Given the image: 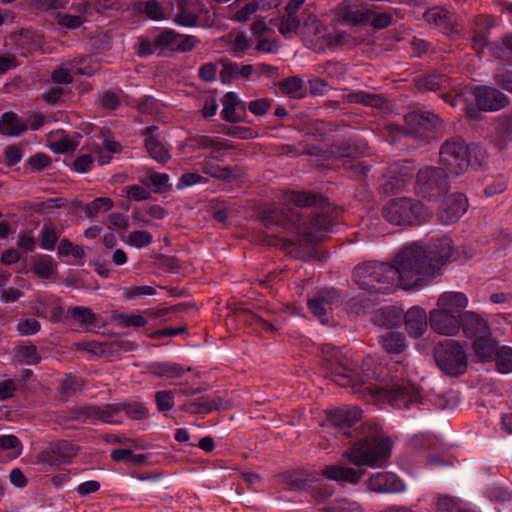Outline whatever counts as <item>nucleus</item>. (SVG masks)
I'll return each instance as SVG.
<instances>
[{
	"label": "nucleus",
	"mask_w": 512,
	"mask_h": 512,
	"mask_svg": "<svg viewBox=\"0 0 512 512\" xmlns=\"http://www.w3.org/2000/svg\"><path fill=\"white\" fill-rule=\"evenodd\" d=\"M452 240L448 237L432 240L428 245L414 244L403 249L394 265L369 262L354 270V280L369 295L386 294L396 282L402 288L418 286L427 276H433L452 256Z\"/></svg>",
	"instance_id": "f257e3e1"
},
{
	"label": "nucleus",
	"mask_w": 512,
	"mask_h": 512,
	"mask_svg": "<svg viewBox=\"0 0 512 512\" xmlns=\"http://www.w3.org/2000/svg\"><path fill=\"white\" fill-rule=\"evenodd\" d=\"M404 370V365L399 362L382 364L377 363L374 356H368L362 364L366 379L361 380L360 386L376 401L388 402L394 408L407 409L418 402L419 393L402 378Z\"/></svg>",
	"instance_id": "f03ea898"
},
{
	"label": "nucleus",
	"mask_w": 512,
	"mask_h": 512,
	"mask_svg": "<svg viewBox=\"0 0 512 512\" xmlns=\"http://www.w3.org/2000/svg\"><path fill=\"white\" fill-rule=\"evenodd\" d=\"M392 441L388 437L363 439L347 449L343 456L356 466H385L391 456Z\"/></svg>",
	"instance_id": "7ed1b4c3"
},
{
	"label": "nucleus",
	"mask_w": 512,
	"mask_h": 512,
	"mask_svg": "<svg viewBox=\"0 0 512 512\" xmlns=\"http://www.w3.org/2000/svg\"><path fill=\"white\" fill-rule=\"evenodd\" d=\"M199 40L191 35L176 33L174 30H163L158 34L140 38L138 53L140 56L163 54L165 52H188L192 50Z\"/></svg>",
	"instance_id": "20e7f679"
},
{
	"label": "nucleus",
	"mask_w": 512,
	"mask_h": 512,
	"mask_svg": "<svg viewBox=\"0 0 512 512\" xmlns=\"http://www.w3.org/2000/svg\"><path fill=\"white\" fill-rule=\"evenodd\" d=\"M430 215V211L422 203L409 198L393 199L383 209L385 219L395 225L425 222Z\"/></svg>",
	"instance_id": "39448f33"
},
{
	"label": "nucleus",
	"mask_w": 512,
	"mask_h": 512,
	"mask_svg": "<svg viewBox=\"0 0 512 512\" xmlns=\"http://www.w3.org/2000/svg\"><path fill=\"white\" fill-rule=\"evenodd\" d=\"M437 366L448 375H460L467 369V358L463 348L453 339L438 343L434 352Z\"/></svg>",
	"instance_id": "423d86ee"
},
{
	"label": "nucleus",
	"mask_w": 512,
	"mask_h": 512,
	"mask_svg": "<svg viewBox=\"0 0 512 512\" xmlns=\"http://www.w3.org/2000/svg\"><path fill=\"white\" fill-rule=\"evenodd\" d=\"M145 409L140 406H133L127 403H112L102 406H89L84 409V415L91 421H101L109 424H120L125 416L135 419L141 418Z\"/></svg>",
	"instance_id": "0eeeda50"
},
{
	"label": "nucleus",
	"mask_w": 512,
	"mask_h": 512,
	"mask_svg": "<svg viewBox=\"0 0 512 512\" xmlns=\"http://www.w3.org/2000/svg\"><path fill=\"white\" fill-rule=\"evenodd\" d=\"M448 191L447 174L442 168L425 166L416 177L415 192L429 201L436 200Z\"/></svg>",
	"instance_id": "6e6552de"
},
{
	"label": "nucleus",
	"mask_w": 512,
	"mask_h": 512,
	"mask_svg": "<svg viewBox=\"0 0 512 512\" xmlns=\"http://www.w3.org/2000/svg\"><path fill=\"white\" fill-rule=\"evenodd\" d=\"M440 161L450 174L460 175L470 165L469 148L461 138L447 140L441 147Z\"/></svg>",
	"instance_id": "1a4fd4ad"
},
{
	"label": "nucleus",
	"mask_w": 512,
	"mask_h": 512,
	"mask_svg": "<svg viewBox=\"0 0 512 512\" xmlns=\"http://www.w3.org/2000/svg\"><path fill=\"white\" fill-rule=\"evenodd\" d=\"M289 221L297 229L298 233L307 237L311 242L320 241L326 233L332 229V219L326 213H316L302 219L298 212H293Z\"/></svg>",
	"instance_id": "9d476101"
},
{
	"label": "nucleus",
	"mask_w": 512,
	"mask_h": 512,
	"mask_svg": "<svg viewBox=\"0 0 512 512\" xmlns=\"http://www.w3.org/2000/svg\"><path fill=\"white\" fill-rule=\"evenodd\" d=\"M299 36L307 46L315 50L331 46L340 39L339 34L333 35L329 32L313 13H307L301 24Z\"/></svg>",
	"instance_id": "9b49d317"
},
{
	"label": "nucleus",
	"mask_w": 512,
	"mask_h": 512,
	"mask_svg": "<svg viewBox=\"0 0 512 512\" xmlns=\"http://www.w3.org/2000/svg\"><path fill=\"white\" fill-rule=\"evenodd\" d=\"M324 359L330 363V376L339 386H352L355 390L361 384L362 378H356L353 372L341 362L342 352L332 344L322 346Z\"/></svg>",
	"instance_id": "f8f14e48"
},
{
	"label": "nucleus",
	"mask_w": 512,
	"mask_h": 512,
	"mask_svg": "<svg viewBox=\"0 0 512 512\" xmlns=\"http://www.w3.org/2000/svg\"><path fill=\"white\" fill-rule=\"evenodd\" d=\"M361 419V410L357 407H342L330 412L329 425L335 429V435L351 436L350 429Z\"/></svg>",
	"instance_id": "ddd939ff"
},
{
	"label": "nucleus",
	"mask_w": 512,
	"mask_h": 512,
	"mask_svg": "<svg viewBox=\"0 0 512 512\" xmlns=\"http://www.w3.org/2000/svg\"><path fill=\"white\" fill-rule=\"evenodd\" d=\"M207 13L200 0H179L174 21L177 25L192 27L198 25V20Z\"/></svg>",
	"instance_id": "4468645a"
},
{
	"label": "nucleus",
	"mask_w": 512,
	"mask_h": 512,
	"mask_svg": "<svg viewBox=\"0 0 512 512\" xmlns=\"http://www.w3.org/2000/svg\"><path fill=\"white\" fill-rule=\"evenodd\" d=\"M472 94L477 107L484 111H496L508 103L507 97L493 87L476 86L472 89Z\"/></svg>",
	"instance_id": "2eb2a0df"
},
{
	"label": "nucleus",
	"mask_w": 512,
	"mask_h": 512,
	"mask_svg": "<svg viewBox=\"0 0 512 512\" xmlns=\"http://www.w3.org/2000/svg\"><path fill=\"white\" fill-rule=\"evenodd\" d=\"M341 299L334 289L322 290L308 301V307L321 323L328 320V312L337 307Z\"/></svg>",
	"instance_id": "dca6fc26"
},
{
	"label": "nucleus",
	"mask_w": 512,
	"mask_h": 512,
	"mask_svg": "<svg viewBox=\"0 0 512 512\" xmlns=\"http://www.w3.org/2000/svg\"><path fill=\"white\" fill-rule=\"evenodd\" d=\"M467 209L468 200L465 195L462 193H454L445 199L438 213V217L443 224H452L457 222Z\"/></svg>",
	"instance_id": "f3484780"
},
{
	"label": "nucleus",
	"mask_w": 512,
	"mask_h": 512,
	"mask_svg": "<svg viewBox=\"0 0 512 512\" xmlns=\"http://www.w3.org/2000/svg\"><path fill=\"white\" fill-rule=\"evenodd\" d=\"M409 124H412L409 133L413 134L416 138L429 139V133L437 128L440 124V119L437 115L431 112L411 113L406 118Z\"/></svg>",
	"instance_id": "a211bd4d"
},
{
	"label": "nucleus",
	"mask_w": 512,
	"mask_h": 512,
	"mask_svg": "<svg viewBox=\"0 0 512 512\" xmlns=\"http://www.w3.org/2000/svg\"><path fill=\"white\" fill-rule=\"evenodd\" d=\"M368 489L377 493H401L405 491L403 481L394 473L377 472L367 481Z\"/></svg>",
	"instance_id": "6ab92c4d"
},
{
	"label": "nucleus",
	"mask_w": 512,
	"mask_h": 512,
	"mask_svg": "<svg viewBox=\"0 0 512 512\" xmlns=\"http://www.w3.org/2000/svg\"><path fill=\"white\" fill-rule=\"evenodd\" d=\"M430 326L433 331L446 336L456 335L461 327V318L439 309L430 311Z\"/></svg>",
	"instance_id": "aec40b11"
},
{
	"label": "nucleus",
	"mask_w": 512,
	"mask_h": 512,
	"mask_svg": "<svg viewBox=\"0 0 512 512\" xmlns=\"http://www.w3.org/2000/svg\"><path fill=\"white\" fill-rule=\"evenodd\" d=\"M223 106L221 117L223 120L231 123L241 122L246 113L245 102L235 92H228L221 98Z\"/></svg>",
	"instance_id": "412c9836"
},
{
	"label": "nucleus",
	"mask_w": 512,
	"mask_h": 512,
	"mask_svg": "<svg viewBox=\"0 0 512 512\" xmlns=\"http://www.w3.org/2000/svg\"><path fill=\"white\" fill-rule=\"evenodd\" d=\"M468 305V298L462 292H444L437 301V308L449 314L462 318L463 310Z\"/></svg>",
	"instance_id": "4be33fe9"
},
{
	"label": "nucleus",
	"mask_w": 512,
	"mask_h": 512,
	"mask_svg": "<svg viewBox=\"0 0 512 512\" xmlns=\"http://www.w3.org/2000/svg\"><path fill=\"white\" fill-rule=\"evenodd\" d=\"M461 327L467 338L475 339L480 335H488L489 327L487 321L473 311H466L461 318Z\"/></svg>",
	"instance_id": "5701e85b"
},
{
	"label": "nucleus",
	"mask_w": 512,
	"mask_h": 512,
	"mask_svg": "<svg viewBox=\"0 0 512 512\" xmlns=\"http://www.w3.org/2000/svg\"><path fill=\"white\" fill-rule=\"evenodd\" d=\"M404 323L409 336L418 338L427 330V314L421 307H412L405 313Z\"/></svg>",
	"instance_id": "b1692460"
},
{
	"label": "nucleus",
	"mask_w": 512,
	"mask_h": 512,
	"mask_svg": "<svg viewBox=\"0 0 512 512\" xmlns=\"http://www.w3.org/2000/svg\"><path fill=\"white\" fill-rule=\"evenodd\" d=\"M411 176L412 171L408 165L394 163L389 169V175L384 184V190L386 192L400 191Z\"/></svg>",
	"instance_id": "393cba45"
},
{
	"label": "nucleus",
	"mask_w": 512,
	"mask_h": 512,
	"mask_svg": "<svg viewBox=\"0 0 512 512\" xmlns=\"http://www.w3.org/2000/svg\"><path fill=\"white\" fill-rule=\"evenodd\" d=\"M322 475L329 480L351 484L358 483L363 476L360 471L342 465H328L322 469Z\"/></svg>",
	"instance_id": "a878e982"
},
{
	"label": "nucleus",
	"mask_w": 512,
	"mask_h": 512,
	"mask_svg": "<svg viewBox=\"0 0 512 512\" xmlns=\"http://www.w3.org/2000/svg\"><path fill=\"white\" fill-rule=\"evenodd\" d=\"M91 152L92 154H83L74 160L73 167L77 172H88L92 168L94 161H97L99 165H105L111 161V156L105 155L98 146L92 147Z\"/></svg>",
	"instance_id": "bb28decb"
},
{
	"label": "nucleus",
	"mask_w": 512,
	"mask_h": 512,
	"mask_svg": "<svg viewBox=\"0 0 512 512\" xmlns=\"http://www.w3.org/2000/svg\"><path fill=\"white\" fill-rule=\"evenodd\" d=\"M401 311L395 307H385L376 310L373 314V322L379 327L390 331L400 326Z\"/></svg>",
	"instance_id": "cd10ccee"
},
{
	"label": "nucleus",
	"mask_w": 512,
	"mask_h": 512,
	"mask_svg": "<svg viewBox=\"0 0 512 512\" xmlns=\"http://www.w3.org/2000/svg\"><path fill=\"white\" fill-rule=\"evenodd\" d=\"M149 369L152 375L166 379L181 378L191 370L190 367L186 368L179 363L171 361L154 363Z\"/></svg>",
	"instance_id": "c85d7f7f"
},
{
	"label": "nucleus",
	"mask_w": 512,
	"mask_h": 512,
	"mask_svg": "<svg viewBox=\"0 0 512 512\" xmlns=\"http://www.w3.org/2000/svg\"><path fill=\"white\" fill-rule=\"evenodd\" d=\"M338 16L346 24H360L369 20L368 11L356 4L343 2L338 7Z\"/></svg>",
	"instance_id": "c756f323"
},
{
	"label": "nucleus",
	"mask_w": 512,
	"mask_h": 512,
	"mask_svg": "<svg viewBox=\"0 0 512 512\" xmlns=\"http://www.w3.org/2000/svg\"><path fill=\"white\" fill-rule=\"evenodd\" d=\"M27 130L26 123L13 112H6L0 118V133L17 137Z\"/></svg>",
	"instance_id": "7c9ffc66"
},
{
	"label": "nucleus",
	"mask_w": 512,
	"mask_h": 512,
	"mask_svg": "<svg viewBox=\"0 0 512 512\" xmlns=\"http://www.w3.org/2000/svg\"><path fill=\"white\" fill-rule=\"evenodd\" d=\"M380 343L385 351L395 355L401 354L407 347L404 336L394 329L385 331L380 336Z\"/></svg>",
	"instance_id": "2f4dec72"
},
{
	"label": "nucleus",
	"mask_w": 512,
	"mask_h": 512,
	"mask_svg": "<svg viewBox=\"0 0 512 512\" xmlns=\"http://www.w3.org/2000/svg\"><path fill=\"white\" fill-rule=\"evenodd\" d=\"M498 348L499 345L490 339V333L473 339L474 352L482 361H492Z\"/></svg>",
	"instance_id": "473e14b6"
},
{
	"label": "nucleus",
	"mask_w": 512,
	"mask_h": 512,
	"mask_svg": "<svg viewBox=\"0 0 512 512\" xmlns=\"http://www.w3.org/2000/svg\"><path fill=\"white\" fill-rule=\"evenodd\" d=\"M233 11L231 18L237 22H246L259 9V3L256 0H236L230 7Z\"/></svg>",
	"instance_id": "72a5a7b5"
},
{
	"label": "nucleus",
	"mask_w": 512,
	"mask_h": 512,
	"mask_svg": "<svg viewBox=\"0 0 512 512\" xmlns=\"http://www.w3.org/2000/svg\"><path fill=\"white\" fill-rule=\"evenodd\" d=\"M285 10V15L276 24L279 32L287 38L299 35L302 22L296 16L298 9L289 10L288 6H286Z\"/></svg>",
	"instance_id": "f704fd0d"
},
{
	"label": "nucleus",
	"mask_w": 512,
	"mask_h": 512,
	"mask_svg": "<svg viewBox=\"0 0 512 512\" xmlns=\"http://www.w3.org/2000/svg\"><path fill=\"white\" fill-rule=\"evenodd\" d=\"M87 6V3H80L77 6L73 5L72 8H75L78 12H80L78 15L58 13L56 15L57 24L61 27L71 30L79 28L84 22L87 21L85 13Z\"/></svg>",
	"instance_id": "c9c22d12"
},
{
	"label": "nucleus",
	"mask_w": 512,
	"mask_h": 512,
	"mask_svg": "<svg viewBox=\"0 0 512 512\" xmlns=\"http://www.w3.org/2000/svg\"><path fill=\"white\" fill-rule=\"evenodd\" d=\"M316 195L302 191H284L279 197L283 205H295L297 207H309L316 203Z\"/></svg>",
	"instance_id": "e433bc0d"
},
{
	"label": "nucleus",
	"mask_w": 512,
	"mask_h": 512,
	"mask_svg": "<svg viewBox=\"0 0 512 512\" xmlns=\"http://www.w3.org/2000/svg\"><path fill=\"white\" fill-rule=\"evenodd\" d=\"M70 61L75 75L91 76L100 68L98 55H85Z\"/></svg>",
	"instance_id": "4c0bfd02"
},
{
	"label": "nucleus",
	"mask_w": 512,
	"mask_h": 512,
	"mask_svg": "<svg viewBox=\"0 0 512 512\" xmlns=\"http://www.w3.org/2000/svg\"><path fill=\"white\" fill-rule=\"evenodd\" d=\"M424 18L430 25L435 26L443 33L453 32L454 29L451 27V19L448 14L441 8L434 7L429 9L425 14Z\"/></svg>",
	"instance_id": "58836bf2"
},
{
	"label": "nucleus",
	"mask_w": 512,
	"mask_h": 512,
	"mask_svg": "<svg viewBox=\"0 0 512 512\" xmlns=\"http://www.w3.org/2000/svg\"><path fill=\"white\" fill-rule=\"evenodd\" d=\"M491 27L490 20L485 16H478L474 20L473 27V47L476 50H481L486 43V33Z\"/></svg>",
	"instance_id": "ea45409f"
},
{
	"label": "nucleus",
	"mask_w": 512,
	"mask_h": 512,
	"mask_svg": "<svg viewBox=\"0 0 512 512\" xmlns=\"http://www.w3.org/2000/svg\"><path fill=\"white\" fill-rule=\"evenodd\" d=\"M280 90L291 98L301 99L306 96L304 82L297 76L287 78L280 82Z\"/></svg>",
	"instance_id": "a19ab883"
},
{
	"label": "nucleus",
	"mask_w": 512,
	"mask_h": 512,
	"mask_svg": "<svg viewBox=\"0 0 512 512\" xmlns=\"http://www.w3.org/2000/svg\"><path fill=\"white\" fill-rule=\"evenodd\" d=\"M138 9L149 19L154 21H162L166 19L164 8L156 0H143L138 3Z\"/></svg>",
	"instance_id": "79ce46f5"
},
{
	"label": "nucleus",
	"mask_w": 512,
	"mask_h": 512,
	"mask_svg": "<svg viewBox=\"0 0 512 512\" xmlns=\"http://www.w3.org/2000/svg\"><path fill=\"white\" fill-rule=\"evenodd\" d=\"M230 49L235 55L240 56L246 49L250 48L253 43L252 40L244 33H229L225 37Z\"/></svg>",
	"instance_id": "37998d69"
},
{
	"label": "nucleus",
	"mask_w": 512,
	"mask_h": 512,
	"mask_svg": "<svg viewBox=\"0 0 512 512\" xmlns=\"http://www.w3.org/2000/svg\"><path fill=\"white\" fill-rule=\"evenodd\" d=\"M219 67L222 68V71L229 70L230 72H234V70H235L233 64H227L224 62H219V63L208 62V63L203 64L199 68L200 78L207 82H212V81L216 80Z\"/></svg>",
	"instance_id": "c03bdc74"
},
{
	"label": "nucleus",
	"mask_w": 512,
	"mask_h": 512,
	"mask_svg": "<svg viewBox=\"0 0 512 512\" xmlns=\"http://www.w3.org/2000/svg\"><path fill=\"white\" fill-rule=\"evenodd\" d=\"M493 360H495L497 370L500 373L512 372V347L499 346Z\"/></svg>",
	"instance_id": "a18cd8bd"
},
{
	"label": "nucleus",
	"mask_w": 512,
	"mask_h": 512,
	"mask_svg": "<svg viewBox=\"0 0 512 512\" xmlns=\"http://www.w3.org/2000/svg\"><path fill=\"white\" fill-rule=\"evenodd\" d=\"M141 183L154 192H161L169 181V176L165 173L150 172L141 177Z\"/></svg>",
	"instance_id": "49530a36"
},
{
	"label": "nucleus",
	"mask_w": 512,
	"mask_h": 512,
	"mask_svg": "<svg viewBox=\"0 0 512 512\" xmlns=\"http://www.w3.org/2000/svg\"><path fill=\"white\" fill-rule=\"evenodd\" d=\"M145 147L151 158L158 162H165L170 158L168 150L153 136L145 139Z\"/></svg>",
	"instance_id": "de8ad7c7"
},
{
	"label": "nucleus",
	"mask_w": 512,
	"mask_h": 512,
	"mask_svg": "<svg viewBox=\"0 0 512 512\" xmlns=\"http://www.w3.org/2000/svg\"><path fill=\"white\" fill-rule=\"evenodd\" d=\"M32 270L37 276L48 278L56 272V263L51 256L44 255L34 262Z\"/></svg>",
	"instance_id": "09e8293b"
},
{
	"label": "nucleus",
	"mask_w": 512,
	"mask_h": 512,
	"mask_svg": "<svg viewBox=\"0 0 512 512\" xmlns=\"http://www.w3.org/2000/svg\"><path fill=\"white\" fill-rule=\"evenodd\" d=\"M15 358L20 363L27 365H35L41 360V356L38 353L35 345L21 346L16 350Z\"/></svg>",
	"instance_id": "8fccbe9b"
},
{
	"label": "nucleus",
	"mask_w": 512,
	"mask_h": 512,
	"mask_svg": "<svg viewBox=\"0 0 512 512\" xmlns=\"http://www.w3.org/2000/svg\"><path fill=\"white\" fill-rule=\"evenodd\" d=\"M324 510L326 512H363V509L357 502L347 498L335 499Z\"/></svg>",
	"instance_id": "3c124183"
},
{
	"label": "nucleus",
	"mask_w": 512,
	"mask_h": 512,
	"mask_svg": "<svg viewBox=\"0 0 512 512\" xmlns=\"http://www.w3.org/2000/svg\"><path fill=\"white\" fill-rule=\"evenodd\" d=\"M69 315L73 321L84 327L96 321L95 314L87 307H73L69 309Z\"/></svg>",
	"instance_id": "603ef678"
},
{
	"label": "nucleus",
	"mask_w": 512,
	"mask_h": 512,
	"mask_svg": "<svg viewBox=\"0 0 512 512\" xmlns=\"http://www.w3.org/2000/svg\"><path fill=\"white\" fill-rule=\"evenodd\" d=\"M74 69L71 61L62 63L52 72V81L56 84H69L73 81Z\"/></svg>",
	"instance_id": "864d4df0"
},
{
	"label": "nucleus",
	"mask_w": 512,
	"mask_h": 512,
	"mask_svg": "<svg viewBox=\"0 0 512 512\" xmlns=\"http://www.w3.org/2000/svg\"><path fill=\"white\" fill-rule=\"evenodd\" d=\"M145 313H121L117 316L116 320L119 326L123 328L127 327H142L147 324V320L144 317Z\"/></svg>",
	"instance_id": "5fc2aeb1"
},
{
	"label": "nucleus",
	"mask_w": 512,
	"mask_h": 512,
	"mask_svg": "<svg viewBox=\"0 0 512 512\" xmlns=\"http://www.w3.org/2000/svg\"><path fill=\"white\" fill-rule=\"evenodd\" d=\"M113 207V201L107 197L96 198L85 207V212L90 217H96L100 213L107 212Z\"/></svg>",
	"instance_id": "6e6d98bb"
},
{
	"label": "nucleus",
	"mask_w": 512,
	"mask_h": 512,
	"mask_svg": "<svg viewBox=\"0 0 512 512\" xmlns=\"http://www.w3.org/2000/svg\"><path fill=\"white\" fill-rule=\"evenodd\" d=\"M123 241L129 246L142 248L152 242V235L145 230H136L130 232Z\"/></svg>",
	"instance_id": "4d7b16f0"
},
{
	"label": "nucleus",
	"mask_w": 512,
	"mask_h": 512,
	"mask_svg": "<svg viewBox=\"0 0 512 512\" xmlns=\"http://www.w3.org/2000/svg\"><path fill=\"white\" fill-rule=\"evenodd\" d=\"M58 234L52 225L44 224L40 231V246L45 250H53Z\"/></svg>",
	"instance_id": "13d9d810"
},
{
	"label": "nucleus",
	"mask_w": 512,
	"mask_h": 512,
	"mask_svg": "<svg viewBox=\"0 0 512 512\" xmlns=\"http://www.w3.org/2000/svg\"><path fill=\"white\" fill-rule=\"evenodd\" d=\"M156 290L152 286L142 285V286H128L123 288L122 295L127 300L138 299L143 296L154 295Z\"/></svg>",
	"instance_id": "bf43d9fd"
},
{
	"label": "nucleus",
	"mask_w": 512,
	"mask_h": 512,
	"mask_svg": "<svg viewBox=\"0 0 512 512\" xmlns=\"http://www.w3.org/2000/svg\"><path fill=\"white\" fill-rule=\"evenodd\" d=\"M155 401L159 411H168L174 407V392L171 390H160L155 394Z\"/></svg>",
	"instance_id": "052dcab7"
},
{
	"label": "nucleus",
	"mask_w": 512,
	"mask_h": 512,
	"mask_svg": "<svg viewBox=\"0 0 512 512\" xmlns=\"http://www.w3.org/2000/svg\"><path fill=\"white\" fill-rule=\"evenodd\" d=\"M40 323L34 318H23L17 323V331L21 336H30L39 332Z\"/></svg>",
	"instance_id": "680f3d73"
},
{
	"label": "nucleus",
	"mask_w": 512,
	"mask_h": 512,
	"mask_svg": "<svg viewBox=\"0 0 512 512\" xmlns=\"http://www.w3.org/2000/svg\"><path fill=\"white\" fill-rule=\"evenodd\" d=\"M69 0H31V6L37 10L50 11L65 8Z\"/></svg>",
	"instance_id": "e2e57ef3"
},
{
	"label": "nucleus",
	"mask_w": 512,
	"mask_h": 512,
	"mask_svg": "<svg viewBox=\"0 0 512 512\" xmlns=\"http://www.w3.org/2000/svg\"><path fill=\"white\" fill-rule=\"evenodd\" d=\"M182 409L186 412L197 414V413H208L212 411L213 405L206 398H199L191 403L183 405Z\"/></svg>",
	"instance_id": "0e129e2a"
},
{
	"label": "nucleus",
	"mask_w": 512,
	"mask_h": 512,
	"mask_svg": "<svg viewBox=\"0 0 512 512\" xmlns=\"http://www.w3.org/2000/svg\"><path fill=\"white\" fill-rule=\"evenodd\" d=\"M124 192L126 196L134 201H144L150 197V191L147 187H143L140 185H130L124 188Z\"/></svg>",
	"instance_id": "69168bd1"
},
{
	"label": "nucleus",
	"mask_w": 512,
	"mask_h": 512,
	"mask_svg": "<svg viewBox=\"0 0 512 512\" xmlns=\"http://www.w3.org/2000/svg\"><path fill=\"white\" fill-rule=\"evenodd\" d=\"M60 255H73L75 258H82L85 255L84 249L79 245H74L70 241L63 239L58 246Z\"/></svg>",
	"instance_id": "338daca9"
},
{
	"label": "nucleus",
	"mask_w": 512,
	"mask_h": 512,
	"mask_svg": "<svg viewBox=\"0 0 512 512\" xmlns=\"http://www.w3.org/2000/svg\"><path fill=\"white\" fill-rule=\"evenodd\" d=\"M494 79L506 91L512 93V70L501 68L496 72Z\"/></svg>",
	"instance_id": "774afa93"
}]
</instances>
